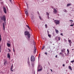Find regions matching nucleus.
Wrapping results in <instances>:
<instances>
[{
	"label": "nucleus",
	"instance_id": "1",
	"mask_svg": "<svg viewBox=\"0 0 74 74\" xmlns=\"http://www.w3.org/2000/svg\"><path fill=\"white\" fill-rule=\"evenodd\" d=\"M2 19L4 21L3 23V29L4 32V31H5V26H6V22H5L6 19H5V15L3 16Z\"/></svg>",
	"mask_w": 74,
	"mask_h": 74
},
{
	"label": "nucleus",
	"instance_id": "2",
	"mask_svg": "<svg viewBox=\"0 0 74 74\" xmlns=\"http://www.w3.org/2000/svg\"><path fill=\"white\" fill-rule=\"evenodd\" d=\"M24 34L25 36H27L28 37H30V34L29 33V32L27 31L25 32Z\"/></svg>",
	"mask_w": 74,
	"mask_h": 74
},
{
	"label": "nucleus",
	"instance_id": "3",
	"mask_svg": "<svg viewBox=\"0 0 74 74\" xmlns=\"http://www.w3.org/2000/svg\"><path fill=\"white\" fill-rule=\"evenodd\" d=\"M54 22L56 25H59V24L60 23H59V21L57 20H55Z\"/></svg>",
	"mask_w": 74,
	"mask_h": 74
},
{
	"label": "nucleus",
	"instance_id": "4",
	"mask_svg": "<svg viewBox=\"0 0 74 74\" xmlns=\"http://www.w3.org/2000/svg\"><path fill=\"white\" fill-rule=\"evenodd\" d=\"M34 57L33 56H31V61H33V62H34Z\"/></svg>",
	"mask_w": 74,
	"mask_h": 74
},
{
	"label": "nucleus",
	"instance_id": "5",
	"mask_svg": "<svg viewBox=\"0 0 74 74\" xmlns=\"http://www.w3.org/2000/svg\"><path fill=\"white\" fill-rule=\"evenodd\" d=\"M3 8L4 13H5V14L7 13V10H6V8H5V7H3Z\"/></svg>",
	"mask_w": 74,
	"mask_h": 74
},
{
	"label": "nucleus",
	"instance_id": "6",
	"mask_svg": "<svg viewBox=\"0 0 74 74\" xmlns=\"http://www.w3.org/2000/svg\"><path fill=\"white\" fill-rule=\"evenodd\" d=\"M32 16L31 17V19L32 21H34V15H33V14H31Z\"/></svg>",
	"mask_w": 74,
	"mask_h": 74
},
{
	"label": "nucleus",
	"instance_id": "7",
	"mask_svg": "<svg viewBox=\"0 0 74 74\" xmlns=\"http://www.w3.org/2000/svg\"><path fill=\"white\" fill-rule=\"evenodd\" d=\"M42 69V66H41L40 65H39L38 67V69Z\"/></svg>",
	"mask_w": 74,
	"mask_h": 74
},
{
	"label": "nucleus",
	"instance_id": "8",
	"mask_svg": "<svg viewBox=\"0 0 74 74\" xmlns=\"http://www.w3.org/2000/svg\"><path fill=\"white\" fill-rule=\"evenodd\" d=\"M25 14L27 16L29 15V13H28V11H27V10L25 11Z\"/></svg>",
	"mask_w": 74,
	"mask_h": 74
},
{
	"label": "nucleus",
	"instance_id": "9",
	"mask_svg": "<svg viewBox=\"0 0 74 74\" xmlns=\"http://www.w3.org/2000/svg\"><path fill=\"white\" fill-rule=\"evenodd\" d=\"M42 70V68H41V69H37V71L39 72V71H41Z\"/></svg>",
	"mask_w": 74,
	"mask_h": 74
},
{
	"label": "nucleus",
	"instance_id": "10",
	"mask_svg": "<svg viewBox=\"0 0 74 74\" xmlns=\"http://www.w3.org/2000/svg\"><path fill=\"white\" fill-rule=\"evenodd\" d=\"M53 10H54L53 12H54V13H55V14H56V12H57V11H56V9L54 8L53 9Z\"/></svg>",
	"mask_w": 74,
	"mask_h": 74
},
{
	"label": "nucleus",
	"instance_id": "11",
	"mask_svg": "<svg viewBox=\"0 0 74 74\" xmlns=\"http://www.w3.org/2000/svg\"><path fill=\"white\" fill-rule=\"evenodd\" d=\"M7 63H8V62L7 61H5V62L4 63V65H6V64H7Z\"/></svg>",
	"mask_w": 74,
	"mask_h": 74
},
{
	"label": "nucleus",
	"instance_id": "12",
	"mask_svg": "<svg viewBox=\"0 0 74 74\" xmlns=\"http://www.w3.org/2000/svg\"><path fill=\"white\" fill-rule=\"evenodd\" d=\"M58 39V40L59 41H60V37H58V38H55V40H57V39Z\"/></svg>",
	"mask_w": 74,
	"mask_h": 74
},
{
	"label": "nucleus",
	"instance_id": "13",
	"mask_svg": "<svg viewBox=\"0 0 74 74\" xmlns=\"http://www.w3.org/2000/svg\"><path fill=\"white\" fill-rule=\"evenodd\" d=\"M7 57L8 58H10V55L9 53H8Z\"/></svg>",
	"mask_w": 74,
	"mask_h": 74
},
{
	"label": "nucleus",
	"instance_id": "14",
	"mask_svg": "<svg viewBox=\"0 0 74 74\" xmlns=\"http://www.w3.org/2000/svg\"><path fill=\"white\" fill-rule=\"evenodd\" d=\"M55 30L56 33H57V34H58V33H59V31H58V30H57L56 29H55Z\"/></svg>",
	"mask_w": 74,
	"mask_h": 74
},
{
	"label": "nucleus",
	"instance_id": "15",
	"mask_svg": "<svg viewBox=\"0 0 74 74\" xmlns=\"http://www.w3.org/2000/svg\"><path fill=\"white\" fill-rule=\"evenodd\" d=\"M47 15V16L48 17V19H49V13H48L47 12H46Z\"/></svg>",
	"mask_w": 74,
	"mask_h": 74
},
{
	"label": "nucleus",
	"instance_id": "16",
	"mask_svg": "<svg viewBox=\"0 0 74 74\" xmlns=\"http://www.w3.org/2000/svg\"><path fill=\"white\" fill-rule=\"evenodd\" d=\"M71 5V3H68L67 5V7H69V6H70Z\"/></svg>",
	"mask_w": 74,
	"mask_h": 74
},
{
	"label": "nucleus",
	"instance_id": "17",
	"mask_svg": "<svg viewBox=\"0 0 74 74\" xmlns=\"http://www.w3.org/2000/svg\"><path fill=\"white\" fill-rule=\"evenodd\" d=\"M62 52H65V49H63L62 50H61Z\"/></svg>",
	"mask_w": 74,
	"mask_h": 74
},
{
	"label": "nucleus",
	"instance_id": "18",
	"mask_svg": "<svg viewBox=\"0 0 74 74\" xmlns=\"http://www.w3.org/2000/svg\"><path fill=\"white\" fill-rule=\"evenodd\" d=\"M34 53H36V49H35L34 51Z\"/></svg>",
	"mask_w": 74,
	"mask_h": 74
},
{
	"label": "nucleus",
	"instance_id": "19",
	"mask_svg": "<svg viewBox=\"0 0 74 74\" xmlns=\"http://www.w3.org/2000/svg\"><path fill=\"white\" fill-rule=\"evenodd\" d=\"M7 45L8 47H10V44L9 43H7Z\"/></svg>",
	"mask_w": 74,
	"mask_h": 74
},
{
	"label": "nucleus",
	"instance_id": "20",
	"mask_svg": "<svg viewBox=\"0 0 74 74\" xmlns=\"http://www.w3.org/2000/svg\"><path fill=\"white\" fill-rule=\"evenodd\" d=\"M69 69H70L71 70H72V68H71V66H69Z\"/></svg>",
	"mask_w": 74,
	"mask_h": 74
},
{
	"label": "nucleus",
	"instance_id": "21",
	"mask_svg": "<svg viewBox=\"0 0 74 74\" xmlns=\"http://www.w3.org/2000/svg\"><path fill=\"white\" fill-rule=\"evenodd\" d=\"M45 46H43L42 48V50H43V49H44L45 48Z\"/></svg>",
	"mask_w": 74,
	"mask_h": 74
},
{
	"label": "nucleus",
	"instance_id": "22",
	"mask_svg": "<svg viewBox=\"0 0 74 74\" xmlns=\"http://www.w3.org/2000/svg\"><path fill=\"white\" fill-rule=\"evenodd\" d=\"M67 54L68 55H69V49H67Z\"/></svg>",
	"mask_w": 74,
	"mask_h": 74
},
{
	"label": "nucleus",
	"instance_id": "23",
	"mask_svg": "<svg viewBox=\"0 0 74 74\" xmlns=\"http://www.w3.org/2000/svg\"><path fill=\"white\" fill-rule=\"evenodd\" d=\"M43 40H46V38L44 37H42V38Z\"/></svg>",
	"mask_w": 74,
	"mask_h": 74
},
{
	"label": "nucleus",
	"instance_id": "24",
	"mask_svg": "<svg viewBox=\"0 0 74 74\" xmlns=\"http://www.w3.org/2000/svg\"><path fill=\"white\" fill-rule=\"evenodd\" d=\"M63 11H64V12H67V11L66 10L64 9L63 10Z\"/></svg>",
	"mask_w": 74,
	"mask_h": 74
},
{
	"label": "nucleus",
	"instance_id": "25",
	"mask_svg": "<svg viewBox=\"0 0 74 74\" xmlns=\"http://www.w3.org/2000/svg\"><path fill=\"white\" fill-rule=\"evenodd\" d=\"M26 26H27V27H28V28H29V30H30V27H29V26H28L27 25H26Z\"/></svg>",
	"mask_w": 74,
	"mask_h": 74
},
{
	"label": "nucleus",
	"instance_id": "26",
	"mask_svg": "<svg viewBox=\"0 0 74 74\" xmlns=\"http://www.w3.org/2000/svg\"><path fill=\"white\" fill-rule=\"evenodd\" d=\"M27 63H28V65H30V62L29 60H28Z\"/></svg>",
	"mask_w": 74,
	"mask_h": 74
},
{
	"label": "nucleus",
	"instance_id": "27",
	"mask_svg": "<svg viewBox=\"0 0 74 74\" xmlns=\"http://www.w3.org/2000/svg\"><path fill=\"white\" fill-rule=\"evenodd\" d=\"M68 41H69V43L71 42V40H70V39H69V38H68Z\"/></svg>",
	"mask_w": 74,
	"mask_h": 74
},
{
	"label": "nucleus",
	"instance_id": "28",
	"mask_svg": "<svg viewBox=\"0 0 74 74\" xmlns=\"http://www.w3.org/2000/svg\"><path fill=\"white\" fill-rule=\"evenodd\" d=\"M74 26V23H73V24H71V25H70V26Z\"/></svg>",
	"mask_w": 74,
	"mask_h": 74
},
{
	"label": "nucleus",
	"instance_id": "29",
	"mask_svg": "<svg viewBox=\"0 0 74 74\" xmlns=\"http://www.w3.org/2000/svg\"><path fill=\"white\" fill-rule=\"evenodd\" d=\"M48 37H51V35L50 34H48Z\"/></svg>",
	"mask_w": 74,
	"mask_h": 74
},
{
	"label": "nucleus",
	"instance_id": "30",
	"mask_svg": "<svg viewBox=\"0 0 74 74\" xmlns=\"http://www.w3.org/2000/svg\"><path fill=\"white\" fill-rule=\"evenodd\" d=\"M10 2L12 4V0H9Z\"/></svg>",
	"mask_w": 74,
	"mask_h": 74
},
{
	"label": "nucleus",
	"instance_id": "31",
	"mask_svg": "<svg viewBox=\"0 0 74 74\" xmlns=\"http://www.w3.org/2000/svg\"><path fill=\"white\" fill-rule=\"evenodd\" d=\"M11 69H13V64H12V65L11 67Z\"/></svg>",
	"mask_w": 74,
	"mask_h": 74
},
{
	"label": "nucleus",
	"instance_id": "32",
	"mask_svg": "<svg viewBox=\"0 0 74 74\" xmlns=\"http://www.w3.org/2000/svg\"><path fill=\"white\" fill-rule=\"evenodd\" d=\"M39 18L40 20H42V18H41V17H40V16H39Z\"/></svg>",
	"mask_w": 74,
	"mask_h": 74
},
{
	"label": "nucleus",
	"instance_id": "33",
	"mask_svg": "<svg viewBox=\"0 0 74 74\" xmlns=\"http://www.w3.org/2000/svg\"><path fill=\"white\" fill-rule=\"evenodd\" d=\"M45 26L46 28H47V27H47V24L45 25Z\"/></svg>",
	"mask_w": 74,
	"mask_h": 74
},
{
	"label": "nucleus",
	"instance_id": "34",
	"mask_svg": "<svg viewBox=\"0 0 74 74\" xmlns=\"http://www.w3.org/2000/svg\"><path fill=\"white\" fill-rule=\"evenodd\" d=\"M64 42H67V40H66V39H64Z\"/></svg>",
	"mask_w": 74,
	"mask_h": 74
},
{
	"label": "nucleus",
	"instance_id": "35",
	"mask_svg": "<svg viewBox=\"0 0 74 74\" xmlns=\"http://www.w3.org/2000/svg\"><path fill=\"white\" fill-rule=\"evenodd\" d=\"M27 39L28 40H30V37H28L27 38Z\"/></svg>",
	"mask_w": 74,
	"mask_h": 74
},
{
	"label": "nucleus",
	"instance_id": "36",
	"mask_svg": "<svg viewBox=\"0 0 74 74\" xmlns=\"http://www.w3.org/2000/svg\"><path fill=\"white\" fill-rule=\"evenodd\" d=\"M71 43H72V42H71L70 43H69V45L70 47L71 46Z\"/></svg>",
	"mask_w": 74,
	"mask_h": 74
},
{
	"label": "nucleus",
	"instance_id": "37",
	"mask_svg": "<svg viewBox=\"0 0 74 74\" xmlns=\"http://www.w3.org/2000/svg\"><path fill=\"white\" fill-rule=\"evenodd\" d=\"M74 62V60L71 61V63H73Z\"/></svg>",
	"mask_w": 74,
	"mask_h": 74
},
{
	"label": "nucleus",
	"instance_id": "38",
	"mask_svg": "<svg viewBox=\"0 0 74 74\" xmlns=\"http://www.w3.org/2000/svg\"><path fill=\"white\" fill-rule=\"evenodd\" d=\"M45 55H47V52L45 53Z\"/></svg>",
	"mask_w": 74,
	"mask_h": 74
},
{
	"label": "nucleus",
	"instance_id": "39",
	"mask_svg": "<svg viewBox=\"0 0 74 74\" xmlns=\"http://www.w3.org/2000/svg\"><path fill=\"white\" fill-rule=\"evenodd\" d=\"M32 67H34V64H32Z\"/></svg>",
	"mask_w": 74,
	"mask_h": 74
},
{
	"label": "nucleus",
	"instance_id": "40",
	"mask_svg": "<svg viewBox=\"0 0 74 74\" xmlns=\"http://www.w3.org/2000/svg\"><path fill=\"white\" fill-rule=\"evenodd\" d=\"M34 49H36V47L35 46H34Z\"/></svg>",
	"mask_w": 74,
	"mask_h": 74
},
{
	"label": "nucleus",
	"instance_id": "41",
	"mask_svg": "<svg viewBox=\"0 0 74 74\" xmlns=\"http://www.w3.org/2000/svg\"><path fill=\"white\" fill-rule=\"evenodd\" d=\"M12 69H11H11H10V70H11V71H13V70H12Z\"/></svg>",
	"mask_w": 74,
	"mask_h": 74
},
{
	"label": "nucleus",
	"instance_id": "42",
	"mask_svg": "<svg viewBox=\"0 0 74 74\" xmlns=\"http://www.w3.org/2000/svg\"><path fill=\"white\" fill-rule=\"evenodd\" d=\"M0 41H1V37H0Z\"/></svg>",
	"mask_w": 74,
	"mask_h": 74
},
{
	"label": "nucleus",
	"instance_id": "43",
	"mask_svg": "<svg viewBox=\"0 0 74 74\" xmlns=\"http://www.w3.org/2000/svg\"><path fill=\"white\" fill-rule=\"evenodd\" d=\"M60 35H61V36H63V33L60 34Z\"/></svg>",
	"mask_w": 74,
	"mask_h": 74
},
{
	"label": "nucleus",
	"instance_id": "44",
	"mask_svg": "<svg viewBox=\"0 0 74 74\" xmlns=\"http://www.w3.org/2000/svg\"><path fill=\"white\" fill-rule=\"evenodd\" d=\"M26 4H27V7H28V4H27V3H26Z\"/></svg>",
	"mask_w": 74,
	"mask_h": 74
},
{
	"label": "nucleus",
	"instance_id": "45",
	"mask_svg": "<svg viewBox=\"0 0 74 74\" xmlns=\"http://www.w3.org/2000/svg\"><path fill=\"white\" fill-rule=\"evenodd\" d=\"M68 62H69V61L67 60L66 61V63H68Z\"/></svg>",
	"mask_w": 74,
	"mask_h": 74
},
{
	"label": "nucleus",
	"instance_id": "46",
	"mask_svg": "<svg viewBox=\"0 0 74 74\" xmlns=\"http://www.w3.org/2000/svg\"><path fill=\"white\" fill-rule=\"evenodd\" d=\"M13 51L15 53V50H14V48H13Z\"/></svg>",
	"mask_w": 74,
	"mask_h": 74
},
{
	"label": "nucleus",
	"instance_id": "47",
	"mask_svg": "<svg viewBox=\"0 0 74 74\" xmlns=\"http://www.w3.org/2000/svg\"><path fill=\"white\" fill-rule=\"evenodd\" d=\"M65 65H64V64H63L62 65V66H63V67H64V66H65Z\"/></svg>",
	"mask_w": 74,
	"mask_h": 74
},
{
	"label": "nucleus",
	"instance_id": "48",
	"mask_svg": "<svg viewBox=\"0 0 74 74\" xmlns=\"http://www.w3.org/2000/svg\"><path fill=\"white\" fill-rule=\"evenodd\" d=\"M33 42L34 43V44H35V43L34 42V40L33 41Z\"/></svg>",
	"mask_w": 74,
	"mask_h": 74
},
{
	"label": "nucleus",
	"instance_id": "49",
	"mask_svg": "<svg viewBox=\"0 0 74 74\" xmlns=\"http://www.w3.org/2000/svg\"><path fill=\"white\" fill-rule=\"evenodd\" d=\"M8 50H9V52H11V50H10V49H8Z\"/></svg>",
	"mask_w": 74,
	"mask_h": 74
},
{
	"label": "nucleus",
	"instance_id": "50",
	"mask_svg": "<svg viewBox=\"0 0 74 74\" xmlns=\"http://www.w3.org/2000/svg\"><path fill=\"white\" fill-rule=\"evenodd\" d=\"M50 42V44H52V42L50 41V42Z\"/></svg>",
	"mask_w": 74,
	"mask_h": 74
},
{
	"label": "nucleus",
	"instance_id": "51",
	"mask_svg": "<svg viewBox=\"0 0 74 74\" xmlns=\"http://www.w3.org/2000/svg\"><path fill=\"white\" fill-rule=\"evenodd\" d=\"M50 70H51V71L52 72V69H50Z\"/></svg>",
	"mask_w": 74,
	"mask_h": 74
},
{
	"label": "nucleus",
	"instance_id": "52",
	"mask_svg": "<svg viewBox=\"0 0 74 74\" xmlns=\"http://www.w3.org/2000/svg\"><path fill=\"white\" fill-rule=\"evenodd\" d=\"M61 54H62V53H60V55H61Z\"/></svg>",
	"mask_w": 74,
	"mask_h": 74
},
{
	"label": "nucleus",
	"instance_id": "53",
	"mask_svg": "<svg viewBox=\"0 0 74 74\" xmlns=\"http://www.w3.org/2000/svg\"><path fill=\"white\" fill-rule=\"evenodd\" d=\"M70 21H72V22H73V21L72 20H70Z\"/></svg>",
	"mask_w": 74,
	"mask_h": 74
},
{
	"label": "nucleus",
	"instance_id": "54",
	"mask_svg": "<svg viewBox=\"0 0 74 74\" xmlns=\"http://www.w3.org/2000/svg\"><path fill=\"white\" fill-rule=\"evenodd\" d=\"M71 22V25H73V23H72V22Z\"/></svg>",
	"mask_w": 74,
	"mask_h": 74
},
{
	"label": "nucleus",
	"instance_id": "55",
	"mask_svg": "<svg viewBox=\"0 0 74 74\" xmlns=\"http://www.w3.org/2000/svg\"><path fill=\"white\" fill-rule=\"evenodd\" d=\"M57 57L58 56L57 55L56 56V58H57Z\"/></svg>",
	"mask_w": 74,
	"mask_h": 74
},
{
	"label": "nucleus",
	"instance_id": "56",
	"mask_svg": "<svg viewBox=\"0 0 74 74\" xmlns=\"http://www.w3.org/2000/svg\"><path fill=\"white\" fill-rule=\"evenodd\" d=\"M50 63H49V62H48V64H49V65L50 64Z\"/></svg>",
	"mask_w": 74,
	"mask_h": 74
},
{
	"label": "nucleus",
	"instance_id": "57",
	"mask_svg": "<svg viewBox=\"0 0 74 74\" xmlns=\"http://www.w3.org/2000/svg\"><path fill=\"white\" fill-rule=\"evenodd\" d=\"M47 31V32H48V34H49V31Z\"/></svg>",
	"mask_w": 74,
	"mask_h": 74
},
{
	"label": "nucleus",
	"instance_id": "58",
	"mask_svg": "<svg viewBox=\"0 0 74 74\" xmlns=\"http://www.w3.org/2000/svg\"><path fill=\"white\" fill-rule=\"evenodd\" d=\"M39 56H40V54H39V57H38V59H39Z\"/></svg>",
	"mask_w": 74,
	"mask_h": 74
},
{
	"label": "nucleus",
	"instance_id": "59",
	"mask_svg": "<svg viewBox=\"0 0 74 74\" xmlns=\"http://www.w3.org/2000/svg\"><path fill=\"white\" fill-rule=\"evenodd\" d=\"M0 37H1V35L0 34Z\"/></svg>",
	"mask_w": 74,
	"mask_h": 74
},
{
	"label": "nucleus",
	"instance_id": "60",
	"mask_svg": "<svg viewBox=\"0 0 74 74\" xmlns=\"http://www.w3.org/2000/svg\"><path fill=\"white\" fill-rule=\"evenodd\" d=\"M56 67H58V66H56Z\"/></svg>",
	"mask_w": 74,
	"mask_h": 74
},
{
	"label": "nucleus",
	"instance_id": "61",
	"mask_svg": "<svg viewBox=\"0 0 74 74\" xmlns=\"http://www.w3.org/2000/svg\"><path fill=\"white\" fill-rule=\"evenodd\" d=\"M32 37H34V36H32Z\"/></svg>",
	"mask_w": 74,
	"mask_h": 74
},
{
	"label": "nucleus",
	"instance_id": "62",
	"mask_svg": "<svg viewBox=\"0 0 74 74\" xmlns=\"http://www.w3.org/2000/svg\"><path fill=\"white\" fill-rule=\"evenodd\" d=\"M58 16H59V14H58Z\"/></svg>",
	"mask_w": 74,
	"mask_h": 74
},
{
	"label": "nucleus",
	"instance_id": "63",
	"mask_svg": "<svg viewBox=\"0 0 74 74\" xmlns=\"http://www.w3.org/2000/svg\"><path fill=\"white\" fill-rule=\"evenodd\" d=\"M1 19L2 20V19H3L2 18H1Z\"/></svg>",
	"mask_w": 74,
	"mask_h": 74
},
{
	"label": "nucleus",
	"instance_id": "64",
	"mask_svg": "<svg viewBox=\"0 0 74 74\" xmlns=\"http://www.w3.org/2000/svg\"><path fill=\"white\" fill-rule=\"evenodd\" d=\"M53 45H54V44H53Z\"/></svg>",
	"mask_w": 74,
	"mask_h": 74
}]
</instances>
